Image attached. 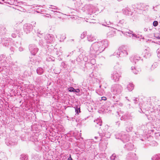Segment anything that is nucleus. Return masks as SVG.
Listing matches in <instances>:
<instances>
[{"mask_svg": "<svg viewBox=\"0 0 160 160\" xmlns=\"http://www.w3.org/2000/svg\"><path fill=\"white\" fill-rule=\"evenodd\" d=\"M108 45V42L106 40L94 43L90 48L91 53L92 54H94L98 52L100 53L104 50Z\"/></svg>", "mask_w": 160, "mask_h": 160, "instance_id": "f257e3e1", "label": "nucleus"}, {"mask_svg": "<svg viewBox=\"0 0 160 160\" xmlns=\"http://www.w3.org/2000/svg\"><path fill=\"white\" fill-rule=\"evenodd\" d=\"M122 91V87L119 85H115L112 88V92L115 95L120 94L121 92Z\"/></svg>", "mask_w": 160, "mask_h": 160, "instance_id": "f03ea898", "label": "nucleus"}, {"mask_svg": "<svg viewBox=\"0 0 160 160\" xmlns=\"http://www.w3.org/2000/svg\"><path fill=\"white\" fill-rule=\"evenodd\" d=\"M29 50L32 54L35 55L38 52V49L35 45L31 44L29 45Z\"/></svg>", "mask_w": 160, "mask_h": 160, "instance_id": "7ed1b4c3", "label": "nucleus"}, {"mask_svg": "<svg viewBox=\"0 0 160 160\" xmlns=\"http://www.w3.org/2000/svg\"><path fill=\"white\" fill-rule=\"evenodd\" d=\"M138 158L135 153L130 154L127 157V160H137Z\"/></svg>", "mask_w": 160, "mask_h": 160, "instance_id": "20e7f679", "label": "nucleus"}, {"mask_svg": "<svg viewBox=\"0 0 160 160\" xmlns=\"http://www.w3.org/2000/svg\"><path fill=\"white\" fill-rule=\"evenodd\" d=\"M94 124L97 127H99L102 125V121L100 118H98L94 121Z\"/></svg>", "mask_w": 160, "mask_h": 160, "instance_id": "39448f33", "label": "nucleus"}, {"mask_svg": "<svg viewBox=\"0 0 160 160\" xmlns=\"http://www.w3.org/2000/svg\"><path fill=\"white\" fill-rule=\"evenodd\" d=\"M123 13L128 16L132 15V12L130 11L129 9L128 8H126L125 9L122 10Z\"/></svg>", "mask_w": 160, "mask_h": 160, "instance_id": "423d86ee", "label": "nucleus"}, {"mask_svg": "<svg viewBox=\"0 0 160 160\" xmlns=\"http://www.w3.org/2000/svg\"><path fill=\"white\" fill-rule=\"evenodd\" d=\"M120 77L119 74L116 72L113 73L112 75V78L115 81H118L119 80Z\"/></svg>", "mask_w": 160, "mask_h": 160, "instance_id": "0eeeda50", "label": "nucleus"}, {"mask_svg": "<svg viewBox=\"0 0 160 160\" xmlns=\"http://www.w3.org/2000/svg\"><path fill=\"white\" fill-rule=\"evenodd\" d=\"M127 88L129 91H131L134 88V85L132 83H130L127 86Z\"/></svg>", "mask_w": 160, "mask_h": 160, "instance_id": "6e6552de", "label": "nucleus"}, {"mask_svg": "<svg viewBox=\"0 0 160 160\" xmlns=\"http://www.w3.org/2000/svg\"><path fill=\"white\" fill-rule=\"evenodd\" d=\"M87 38L88 40L90 42L93 41L95 40L94 37H92V35H88Z\"/></svg>", "mask_w": 160, "mask_h": 160, "instance_id": "1a4fd4ad", "label": "nucleus"}, {"mask_svg": "<svg viewBox=\"0 0 160 160\" xmlns=\"http://www.w3.org/2000/svg\"><path fill=\"white\" fill-rule=\"evenodd\" d=\"M37 72L38 74L39 75H41L42 74L43 71L42 68H37Z\"/></svg>", "mask_w": 160, "mask_h": 160, "instance_id": "9d476101", "label": "nucleus"}, {"mask_svg": "<svg viewBox=\"0 0 160 160\" xmlns=\"http://www.w3.org/2000/svg\"><path fill=\"white\" fill-rule=\"evenodd\" d=\"M111 23L110 22V21H106L103 23L102 24V25L104 26H107L109 27V25H110Z\"/></svg>", "mask_w": 160, "mask_h": 160, "instance_id": "9b49d317", "label": "nucleus"}, {"mask_svg": "<svg viewBox=\"0 0 160 160\" xmlns=\"http://www.w3.org/2000/svg\"><path fill=\"white\" fill-rule=\"evenodd\" d=\"M21 160H27L28 158L27 156L24 155H22L20 157Z\"/></svg>", "mask_w": 160, "mask_h": 160, "instance_id": "f8f14e48", "label": "nucleus"}, {"mask_svg": "<svg viewBox=\"0 0 160 160\" xmlns=\"http://www.w3.org/2000/svg\"><path fill=\"white\" fill-rule=\"evenodd\" d=\"M152 160H160V157L158 156H156L153 157L152 158Z\"/></svg>", "mask_w": 160, "mask_h": 160, "instance_id": "ddd939ff", "label": "nucleus"}, {"mask_svg": "<svg viewBox=\"0 0 160 160\" xmlns=\"http://www.w3.org/2000/svg\"><path fill=\"white\" fill-rule=\"evenodd\" d=\"M158 57L159 60H160V48L157 50Z\"/></svg>", "mask_w": 160, "mask_h": 160, "instance_id": "4468645a", "label": "nucleus"}, {"mask_svg": "<svg viewBox=\"0 0 160 160\" xmlns=\"http://www.w3.org/2000/svg\"><path fill=\"white\" fill-rule=\"evenodd\" d=\"M86 35V32H83L82 33L81 35V38L82 39Z\"/></svg>", "mask_w": 160, "mask_h": 160, "instance_id": "2eb2a0df", "label": "nucleus"}, {"mask_svg": "<svg viewBox=\"0 0 160 160\" xmlns=\"http://www.w3.org/2000/svg\"><path fill=\"white\" fill-rule=\"evenodd\" d=\"M131 69L133 70V72L135 74H137L138 72L136 70L135 67H131Z\"/></svg>", "mask_w": 160, "mask_h": 160, "instance_id": "dca6fc26", "label": "nucleus"}, {"mask_svg": "<svg viewBox=\"0 0 160 160\" xmlns=\"http://www.w3.org/2000/svg\"><path fill=\"white\" fill-rule=\"evenodd\" d=\"M122 52L124 54V55L125 56L128 55V52L127 50L124 49L121 52V53Z\"/></svg>", "mask_w": 160, "mask_h": 160, "instance_id": "f3484780", "label": "nucleus"}, {"mask_svg": "<svg viewBox=\"0 0 160 160\" xmlns=\"http://www.w3.org/2000/svg\"><path fill=\"white\" fill-rule=\"evenodd\" d=\"M158 24V22L157 21H154L153 23V26L154 27L157 26Z\"/></svg>", "mask_w": 160, "mask_h": 160, "instance_id": "a211bd4d", "label": "nucleus"}, {"mask_svg": "<svg viewBox=\"0 0 160 160\" xmlns=\"http://www.w3.org/2000/svg\"><path fill=\"white\" fill-rule=\"evenodd\" d=\"M116 158V156L115 154H112L110 157V159L111 160H113L115 159V158Z\"/></svg>", "mask_w": 160, "mask_h": 160, "instance_id": "6ab92c4d", "label": "nucleus"}, {"mask_svg": "<svg viewBox=\"0 0 160 160\" xmlns=\"http://www.w3.org/2000/svg\"><path fill=\"white\" fill-rule=\"evenodd\" d=\"M75 89L72 87H70L68 88V91L70 92H74Z\"/></svg>", "mask_w": 160, "mask_h": 160, "instance_id": "aec40b11", "label": "nucleus"}, {"mask_svg": "<svg viewBox=\"0 0 160 160\" xmlns=\"http://www.w3.org/2000/svg\"><path fill=\"white\" fill-rule=\"evenodd\" d=\"M140 59V57H134L133 58V61L135 62V63H136V60H138Z\"/></svg>", "mask_w": 160, "mask_h": 160, "instance_id": "412c9836", "label": "nucleus"}, {"mask_svg": "<svg viewBox=\"0 0 160 160\" xmlns=\"http://www.w3.org/2000/svg\"><path fill=\"white\" fill-rule=\"evenodd\" d=\"M51 6L52 7H51V8L50 7L49 8H51L53 9H56V7L55 6H52V5H51Z\"/></svg>", "mask_w": 160, "mask_h": 160, "instance_id": "4be33fe9", "label": "nucleus"}, {"mask_svg": "<svg viewBox=\"0 0 160 160\" xmlns=\"http://www.w3.org/2000/svg\"><path fill=\"white\" fill-rule=\"evenodd\" d=\"M68 160H73L71 158V155H69V157L68 158Z\"/></svg>", "mask_w": 160, "mask_h": 160, "instance_id": "5701e85b", "label": "nucleus"}, {"mask_svg": "<svg viewBox=\"0 0 160 160\" xmlns=\"http://www.w3.org/2000/svg\"><path fill=\"white\" fill-rule=\"evenodd\" d=\"M80 92V90L79 89H77L76 90H74V92Z\"/></svg>", "mask_w": 160, "mask_h": 160, "instance_id": "b1692460", "label": "nucleus"}, {"mask_svg": "<svg viewBox=\"0 0 160 160\" xmlns=\"http://www.w3.org/2000/svg\"><path fill=\"white\" fill-rule=\"evenodd\" d=\"M128 140H129V139L128 138H127L126 140L124 139H123V142H128Z\"/></svg>", "mask_w": 160, "mask_h": 160, "instance_id": "393cba45", "label": "nucleus"}, {"mask_svg": "<svg viewBox=\"0 0 160 160\" xmlns=\"http://www.w3.org/2000/svg\"><path fill=\"white\" fill-rule=\"evenodd\" d=\"M106 98L105 97H103L102 98V100H106Z\"/></svg>", "mask_w": 160, "mask_h": 160, "instance_id": "a878e982", "label": "nucleus"}, {"mask_svg": "<svg viewBox=\"0 0 160 160\" xmlns=\"http://www.w3.org/2000/svg\"><path fill=\"white\" fill-rule=\"evenodd\" d=\"M147 30H148V29L146 28H145L144 29V31L145 32H146L147 31Z\"/></svg>", "mask_w": 160, "mask_h": 160, "instance_id": "bb28decb", "label": "nucleus"}, {"mask_svg": "<svg viewBox=\"0 0 160 160\" xmlns=\"http://www.w3.org/2000/svg\"><path fill=\"white\" fill-rule=\"evenodd\" d=\"M12 36L13 37H16V35L15 34H12Z\"/></svg>", "mask_w": 160, "mask_h": 160, "instance_id": "cd10ccee", "label": "nucleus"}, {"mask_svg": "<svg viewBox=\"0 0 160 160\" xmlns=\"http://www.w3.org/2000/svg\"><path fill=\"white\" fill-rule=\"evenodd\" d=\"M98 138V137H95V138H96V139H97Z\"/></svg>", "mask_w": 160, "mask_h": 160, "instance_id": "c85d7f7f", "label": "nucleus"}, {"mask_svg": "<svg viewBox=\"0 0 160 160\" xmlns=\"http://www.w3.org/2000/svg\"><path fill=\"white\" fill-rule=\"evenodd\" d=\"M19 50L21 51L22 50V48H19Z\"/></svg>", "mask_w": 160, "mask_h": 160, "instance_id": "c756f323", "label": "nucleus"}, {"mask_svg": "<svg viewBox=\"0 0 160 160\" xmlns=\"http://www.w3.org/2000/svg\"><path fill=\"white\" fill-rule=\"evenodd\" d=\"M121 53H120V54H119V56L120 57H121V56H120V55H121Z\"/></svg>", "mask_w": 160, "mask_h": 160, "instance_id": "7c9ffc66", "label": "nucleus"}, {"mask_svg": "<svg viewBox=\"0 0 160 160\" xmlns=\"http://www.w3.org/2000/svg\"><path fill=\"white\" fill-rule=\"evenodd\" d=\"M158 38L159 39H160V37H158Z\"/></svg>", "mask_w": 160, "mask_h": 160, "instance_id": "2f4dec72", "label": "nucleus"}, {"mask_svg": "<svg viewBox=\"0 0 160 160\" xmlns=\"http://www.w3.org/2000/svg\"><path fill=\"white\" fill-rule=\"evenodd\" d=\"M78 109L79 110V111H80V108H78Z\"/></svg>", "mask_w": 160, "mask_h": 160, "instance_id": "473e14b6", "label": "nucleus"}, {"mask_svg": "<svg viewBox=\"0 0 160 160\" xmlns=\"http://www.w3.org/2000/svg\"><path fill=\"white\" fill-rule=\"evenodd\" d=\"M75 110H76V111L77 110L76 109H75Z\"/></svg>", "mask_w": 160, "mask_h": 160, "instance_id": "72a5a7b5", "label": "nucleus"}]
</instances>
